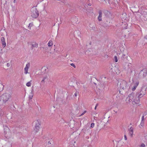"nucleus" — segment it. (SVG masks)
<instances>
[{"label":"nucleus","instance_id":"nucleus-45","mask_svg":"<svg viewBox=\"0 0 147 147\" xmlns=\"http://www.w3.org/2000/svg\"><path fill=\"white\" fill-rule=\"evenodd\" d=\"M33 89H32V92H33Z\"/></svg>","mask_w":147,"mask_h":147},{"label":"nucleus","instance_id":"nucleus-32","mask_svg":"<svg viewBox=\"0 0 147 147\" xmlns=\"http://www.w3.org/2000/svg\"><path fill=\"white\" fill-rule=\"evenodd\" d=\"M145 145L144 143H142L141 145V147H145Z\"/></svg>","mask_w":147,"mask_h":147},{"label":"nucleus","instance_id":"nucleus-36","mask_svg":"<svg viewBox=\"0 0 147 147\" xmlns=\"http://www.w3.org/2000/svg\"><path fill=\"white\" fill-rule=\"evenodd\" d=\"M7 65L8 67H9L10 66V63H7Z\"/></svg>","mask_w":147,"mask_h":147},{"label":"nucleus","instance_id":"nucleus-15","mask_svg":"<svg viewBox=\"0 0 147 147\" xmlns=\"http://www.w3.org/2000/svg\"><path fill=\"white\" fill-rule=\"evenodd\" d=\"M139 84L138 82H136L134 84V87L132 88V90L133 91L135 90L136 89V87H137Z\"/></svg>","mask_w":147,"mask_h":147},{"label":"nucleus","instance_id":"nucleus-9","mask_svg":"<svg viewBox=\"0 0 147 147\" xmlns=\"http://www.w3.org/2000/svg\"><path fill=\"white\" fill-rule=\"evenodd\" d=\"M30 66V64L29 63H28L26 64L25 67L24 68V73L25 74H26L28 73V70Z\"/></svg>","mask_w":147,"mask_h":147},{"label":"nucleus","instance_id":"nucleus-18","mask_svg":"<svg viewBox=\"0 0 147 147\" xmlns=\"http://www.w3.org/2000/svg\"><path fill=\"white\" fill-rule=\"evenodd\" d=\"M108 121V118H106L105 117L103 119H102V121H101V122H103L105 123H107Z\"/></svg>","mask_w":147,"mask_h":147},{"label":"nucleus","instance_id":"nucleus-46","mask_svg":"<svg viewBox=\"0 0 147 147\" xmlns=\"http://www.w3.org/2000/svg\"><path fill=\"white\" fill-rule=\"evenodd\" d=\"M7 129H8V131H9V129L8 128V127H7Z\"/></svg>","mask_w":147,"mask_h":147},{"label":"nucleus","instance_id":"nucleus-16","mask_svg":"<svg viewBox=\"0 0 147 147\" xmlns=\"http://www.w3.org/2000/svg\"><path fill=\"white\" fill-rule=\"evenodd\" d=\"M48 68L47 67L44 66L42 69V71L44 72V73H46L47 72Z\"/></svg>","mask_w":147,"mask_h":147},{"label":"nucleus","instance_id":"nucleus-38","mask_svg":"<svg viewBox=\"0 0 147 147\" xmlns=\"http://www.w3.org/2000/svg\"><path fill=\"white\" fill-rule=\"evenodd\" d=\"M97 105H96L95 107V108H94L95 109H96V107H97Z\"/></svg>","mask_w":147,"mask_h":147},{"label":"nucleus","instance_id":"nucleus-14","mask_svg":"<svg viewBox=\"0 0 147 147\" xmlns=\"http://www.w3.org/2000/svg\"><path fill=\"white\" fill-rule=\"evenodd\" d=\"M114 71H113L115 72L117 74H119L120 73L119 70L117 67H113Z\"/></svg>","mask_w":147,"mask_h":147},{"label":"nucleus","instance_id":"nucleus-27","mask_svg":"<svg viewBox=\"0 0 147 147\" xmlns=\"http://www.w3.org/2000/svg\"><path fill=\"white\" fill-rule=\"evenodd\" d=\"M114 59H115V62H117L118 60H117V57L116 56H115V57H114Z\"/></svg>","mask_w":147,"mask_h":147},{"label":"nucleus","instance_id":"nucleus-3","mask_svg":"<svg viewBox=\"0 0 147 147\" xmlns=\"http://www.w3.org/2000/svg\"><path fill=\"white\" fill-rule=\"evenodd\" d=\"M117 86L118 88L124 90H128L129 87L128 83L126 81L122 80H118Z\"/></svg>","mask_w":147,"mask_h":147},{"label":"nucleus","instance_id":"nucleus-23","mask_svg":"<svg viewBox=\"0 0 147 147\" xmlns=\"http://www.w3.org/2000/svg\"><path fill=\"white\" fill-rule=\"evenodd\" d=\"M101 86L100 87V88H98L100 90H102L104 88V85L103 84H102L101 85Z\"/></svg>","mask_w":147,"mask_h":147},{"label":"nucleus","instance_id":"nucleus-40","mask_svg":"<svg viewBox=\"0 0 147 147\" xmlns=\"http://www.w3.org/2000/svg\"><path fill=\"white\" fill-rule=\"evenodd\" d=\"M33 96V95H32L31 97H30V99H32V97Z\"/></svg>","mask_w":147,"mask_h":147},{"label":"nucleus","instance_id":"nucleus-25","mask_svg":"<svg viewBox=\"0 0 147 147\" xmlns=\"http://www.w3.org/2000/svg\"><path fill=\"white\" fill-rule=\"evenodd\" d=\"M133 70L131 69H128V72L129 74H131Z\"/></svg>","mask_w":147,"mask_h":147},{"label":"nucleus","instance_id":"nucleus-22","mask_svg":"<svg viewBox=\"0 0 147 147\" xmlns=\"http://www.w3.org/2000/svg\"><path fill=\"white\" fill-rule=\"evenodd\" d=\"M31 81H30V82H27L26 84V86H28V87H30V86H31V83L30 82Z\"/></svg>","mask_w":147,"mask_h":147},{"label":"nucleus","instance_id":"nucleus-31","mask_svg":"<svg viewBox=\"0 0 147 147\" xmlns=\"http://www.w3.org/2000/svg\"><path fill=\"white\" fill-rule=\"evenodd\" d=\"M86 111H84V112L80 115V116H82L86 112Z\"/></svg>","mask_w":147,"mask_h":147},{"label":"nucleus","instance_id":"nucleus-34","mask_svg":"<svg viewBox=\"0 0 147 147\" xmlns=\"http://www.w3.org/2000/svg\"><path fill=\"white\" fill-rule=\"evenodd\" d=\"M124 139L125 140H127V136H126L125 135H124Z\"/></svg>","mask_w":147,"mask_h":147},{"label":"nucleus","instance_id":"nucleus-10","mask_svg":"<svg viewBox=\"0 0 147 147\" xmlns=\"http://www.w3.org/2000/svg\"><path fill=\"white\" fill-rule=\"evenodd\" d=\"M133 128L131 127L128 129L129 134L131 137L133 136Z\"/></svg>","mask_w":147,"mask_h":147},{"label":"nucleus","instance_id":"nucleus-47","mask_svg":"<svg viewBox=\"0 0 147 147\" xmlns=\"http://www.w3.org/2000/svg\"><path fill=\"white\" fill-rule=\"evenodd\" d=\"M76 142L75 141H74V143H75Z\"/></svg>","mask_w":147,"mask_h":147},{"label":"nucleus","instance_id":"nucleus-4","mask_svg":"<svg viewBox=\"0 0 147 147\" xmlns=\"http://www.w3.org/2000/svg\"><path fill=\"white\" fill-rule=\"evenodd\" d=\"M118 56L119 59L122 62L125 63L128 62L129 61V60L131 59L130 57L128 55V54L127 53L124 54L121 53L119 54Z\"/></svg>","mask_w":147,"mask_h":147},{"label":"nucleus","instance_id":"nucleus-28","mask_svg":"<svg viewBox=\"0 0 147 147\" xmlns=\"http://www.w3.org/2000/svg\"><path fill=\"white\" fill-rule=\"evenodd\" d=\"M94 125V123H92L90 127H92V128H93Z\"/></svg>","mask_w":147,"mask_h":147},{"label":"nucleus","instance_id":"nucleus-30","mask_svg":"<svg viewBox=\"0 0 147 147\" xmlns=\"http://www.w3.org/2000/svg\"><path fill=\"white\" fill-rule=\"evenodd\" d=\"M70 65H71V66H73V67H74V68H75L76 67V66L75 65H74V63H71V64H70Z\"/></svg>","mask_w":147,"mask_h":147},{"label":"nucleus","instance_id":"nucleus-1","mask_svg":"<svg viewBox=\"0 0 147 147\" xmlns=\"http://www.w3.org/2000/svg\"><path fill=\"white\" fill-rule=\"evenodd\" d=\"M12 93L11 92L5 93L0 96V105L5 104L11 98Z\"/></svg>","mask_w":147,"mask_h":147},{"label":"nucleus","instance_id":"nucleus-5","mask_svg":"<svg viewBox=\"0 0 147 147\" xmlns=\"http://www.w3.org/2000/svg\"><path fill=\"white\" fill-rule=\"evenodd\" d=\"M31 16L34 18H36L39 15L38 12L36 8L35 7H33L31 9Z\"/></svg>","mask_w":147,"mask_h":147},{"label":"nucleus","instance_id":"nucleus-19","mask_svg":"<svg viewBox=\"0 0 147 147\" xmlns=\"http://www.w3.org/2000/svg\"><path fill=\"white\" fill-rule=\"evenodd\" d=\"M32 48L33 47H38V44L36 43L35 42H33L32 44ZM32 49H33V48H32Z\"/></svg>","mask_w":147,"mask_h":147},{"label":"nucleus","instance_id":"nucleus-12","mask_svg":"<svg viewBox=\"0 0 147 147\" xmlns=\"http://www.w3.org/2000/svg\"><path fill=\"white\" fill-rule=\"evenodd\" d=\"M1 42L3 48H4L6 45V43L5 41V39L4 37H2L1 38Z\"/></svg>","mask_w":147,"mask_h":147},{"label":"nucleus","instance_id":"nucleus-42","mask_svg":"<svg viewBox=\"0 0 147 147\" xmlns=\"http://www.w3.org/2000/svg\"><path fill=\"white\" fill-rule=\"evenodd\" d=\"M16 0H14L13 2L14 3H16Z\"/></svg>","mask_w":147,"mask_h":147},{"label":"nucleus","instance_id":"nucleus-11","mask_svg":"<svg viewBox=\"0 0 147 147\" xmlns=\"http://www.w3.org/2000/svg\"><path fill=\"white\" fill-rule=\"evenodd\" d=\"M47 81H48V76H46L43 77V78L41 81V84H44L45 82Z\"/></svg>","mask_w":147,"mask_h":147},{"label":"nucleus","instance_id":"nucleus-43","mask_svg":"<svg viewBox=\"0 0 147 147\" xmlns=\"http://www.w3.org/2000/svg\"><path fill=\"white\" fill-rule=\"evenodd\" d=\"M4 133L5 134H7V132H6L5 131Z\"/></svg>","mask_w":147,"mask_h":147},{"label":"nucleus","instance_id":"nucleus-39","mask_svg":"<svg viewBox=\"0 0 147 147\" xmlns=\"http://www.w3.org/2000/svg\"><path fill=\"white\" fill-rule=\"evenodd\" d=\"M102 1H104L105 2H106V1H107L108 0H101Z\"/></svg>","mask_w":147,"mask_h":147},{"label":"nucleus","instance_id":"nucleus-21","mask_svg":"<svg viewBox=\"0 0 147 147\" xmlns=\"http://www.w3.org/2000/svg\"><path fill=\"white\" fill-rule=\"evenodd\" d=\"M90 28L91 29V30H95L96 29V28L95 26H92L91 25L90 26Z\"/></svg>","mask_w":147,"mask_h":147},{"label":"nucleus","instance_id":"nucleus-29","mask_svg":"<svg viewBox=\"0 0 147 147\" xmlns=\"http://www.w3.org/2000/svg\"><path fill=\"white\" fill-rule=\"evenodd\" d=\"M78 93H79L78 92H76L74 94L75 96L76 97L77 96H78Z\"/></svg>","mask_w":147,"mask_h":147},{"label":"nucleus","instance_id":"nucleus-20","mask_svg":"<svg viewBox=\"0 0 147 147\" xmlns=\"http://www.w3.org/2000/svg\"><path fill=\"white\" fill-rule=\"evenodd\" d=\"M53 43L52 41L51 40H50L49 41L48 45L49 47H50L53 45Z\"/></svg>","mask_w":147,"mask_h":147},{"label":"nucleus","instance_id":"nucleus-24","mask_svg":"<svg viewBox=\"0 0 147 147\" xmlns=\"http://www.w3.org/2000/svg\"><path fill=\"white\" fill-rule=\"evenodd\" d=\"M107 24L108 25H110L111 24V22H110V20H108L107 21Z\"/></svg>","mask_w":147,"mask_h":147},{"label":"nucleus","instance_id":"nucleus-7","mask_svg":"<svg viewBox=\"0 0 147 147\" xmlns=\"http://www.w3.org/2000/svg\"><path fill=\"white\" fill-rule=\"evenodd\" d=\"M147 71L145 69H143L141 71L139 74V76L140 78H142L145 77L146 75Z\"/></svg>","mask_w":147,"mask_h":147},{"label":"nucleus","instance_id":"nucleus-17","mask_svg":"<svg viewBox=\"0 0 147 147\" xmlns=\"http://www.w3.org/2000/svg\"><path fill=\"white\" fill-rule=\"evenodd\" d=\"M86 11L87 13L88 14H89L91 13H92V8L90 7L89 8L87 9Z\"/></svg>","mask_w":147,"mask_h":147},{"label":"nucleus","instance_id":"nucleus-44","mask_svg":"<svg viewBox=\"0 0 147 147\" xmlns=\"http://www.w3.org/2000/svg\"><path fill=\"white\" fill-rule=\"evenodd\" d=\"M67 56H68V55H66V57H67Z\"/></svg>","mask_w":147,"mask_h":147},{"label":"nucleus","instance_id":"nucleus-8","mask_svg":"<svg viewBox=\"0 0 147 147\" xmlns=\"http://www.w3.org/2000/svg\"><path fill=\"white\" fill-rule=\"evenodd\" d=\"M40 127V124L38 121H37L36 122V124L35 126V127L34 129V131L35 133L38 132L39 131Z\"/></svg>","mask_w":147,"mask_h":147},{"label":"nucleus","instance_id":"nucleus-2","mask_svg":"<svg viewBox=\"0 0 147 147\" xmlns=\"http://www.w3.org/2000/svg\"><path fill=\"white\" fill-rule=\"evenodd\" d=\"M146 90L144 89H141L139 92H137L136 94V96L137 97V99H134L133 101L132 102L133 105L138 104L140 102V98L142 97L146 93Z\"/></svg>","mask_w":147,"mask_h":147},{"label":"nucleus","instance_id":"nucleus-41","mask_svg":"<svg viewBox=\"0 0 147 147\" xmlns=\"http://www.w3.org/2000/svg\"><path fill=\"white\" fill-rule=\"evenodd\" d=\"M5 5H7V1H5V3L4 4V5L5 6Z\"/></svg>","mask_w":147,"mask_h":147},{"label":"nucleus","instance_id":"nucleus-6","mask_svg":"<svg viewBox=\"0 0 147 147\" xmlns=\"http://www.w3.org/2000/svg\"><path fill=\"white\" fill-rule=\"evenodd\" d=\"M135 99L136 100L137 99V97L136 96V94L135 95L133 93H132L130 94H129L128 96V97L127 98L126 100H128V101H127V102L129 103L131 101L134 100V99ZM133 101V100L132 102Z\"/></svg>","mask_w":147,"mask_h":147},{"label":"nucleus","instance_id":"nucleus-37","mask_svg":"<svg viewBox=\"0 0 147 147\" xmlns=\"http://www.w3.org/2000/svg\"><path fill=\"white\" fill-rule=\"evenodd\" d=\"M143 123H144L143 121H141V123L140 125H141L142 126V125L143 124Z\"/></svg>","mask_w":147,"mask_h":147},{"label":"nucleus","instance_id":"nucleus-35","mask_svg":"<svg viewBox=\"0 0 147 147\" xmlns=\"http://www.w3.org/2000/svg\"><path fill=\"white\" fill-rule=\"evenodd\" d=\"M71 3H70V4H67V7H70L71 6Z\"/></svg>","mask_w":147,"mask_h":147},{"label":"nucleus","instance_id":"nucleus-13","mask_svg":"<svg viewBox=\"0 0 147 147\" xmlns=\"http://www.w3.org/2000/svg\"><path fill=\"white\" fill-rule=\"evenodd\" d=\"M99 15L98 19L99 21H100L102 20V12L101 10H100L99 11Z\"/></svg>","mask_w":147,"mask_h":147},{"label":"nucleus","instance_id":"nucleus-26","mask_svg":"<svg viewBox=\"0 0 147 147\" xmlns=\"http://www.w3.org/2000/svg\"><path fill=\"white\" fill-rule=\"evenodd\" d=\"M33 24H32V23H30L29 24V26H28V27L30 29H31V27L32 26H33Z\"/></svg>","mask_w":147,"mask_h":147},{"label":"nucleus","instance_id":"nucleus-33","mask_svg":"<svg viewBox=\"0 0 147 147\" xmlns=\"http://www.w3.org/2000/svg\"><path fill=\"white\" fill-rule=\"evenodd\" d=\"M144 119V116L143 115L142 117V121H143Z\"/></svg>","mask_w":147,"mask_h":147}]
</instances>
